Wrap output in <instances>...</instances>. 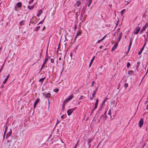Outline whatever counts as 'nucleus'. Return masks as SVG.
Segmentation results:
<instances>
[{"mask_svg":"<svg viewBox=\"0 0 148 148\" xmlns=\"http://www.w3.org/2000/svg\"><path fill=\"white\" fill-rule=\"evenodd\" d=\"M43 95L44 96H45V98H48L47 99V100L48 101L49 105L50 103H49V98L51 97V95L50 93H46L45 92H44L43 93Z\"/></svg>","mask_w":148,"mask_h":148,"instance_id":"1","label":"nucleus"},{"mask_svg":"<svg viewBox=\"0 0 148 148\" xmlns=\"http://www.w3.org/2000/svg\"><path fill=\"white\" fill-rule=\"evenodd\" d=\"M76 108H73L69 109L67 111V114L68 116H70L72 114V112Z\"/></svg>","mask_w":148,"mask_h":148,"instance_id":"2","label":"nucleus"},{"mask_svg":"<svg viewBox=\"0 0 148 148\" xmlns=\"http://www.w3.org/2000/svg\"><path fill=\"white\" fill-rule=\"evenodd\" d=\"M73 97V95H71L68 97L64 101V102H67L71 100Z\"/></svg>","mask_w":148,"mask_h":148,"instance_id":"3","label":"nucleus"},{"mask_svg":"<svg viewBox=\"0 0 148 148\" xmlns=\"http://www.w3.org/2000/svg\"><path fill=\"white\" fill-rule=\"evenodd\" d=\"M48 60V58H47V57L45 58V59L44 60V61L43 62V63L42 64L41 66V71L42 69L43 68V67L44 66L45 64L46 63V62H47V61Z\"/></svg>","mask_w":148,"mask_h":148,"instance_id":"4","label":"nucleus"},{"mask_svg":"<svg viewBox=\"0 0 148 148\" xmlns=\"http://www.w3.org/2000/svg\"><path fill=\"white\" fill-rule=\"evenodd\" d=\"M143 124V120L142 118L140 119L138 123V126L140 127H141Z\"/></svg>","mask_w":148,"mask_h":148,"instance_id":"5","label":"nucleus"},{"mask_svg":"<svg viewBox=\"0 0 148 148\" xmlns=\"http://www.w3.org/2000/svg\"><path fill=\"white\" fill-rule=\"evenodd\" d=\"M135 29V31H134V34H137L140 30V28L139 27H136Z\"/></svg>","mask_w":148,"mask_h":148,"instance_id":"6","label":"nucleus"},{"mask_svg":"<svg viewBox=\"0 0 148 148\" xmlns=\"http://www.w3.org/2000/svg\"><path fill=\"white\" fill-rule=\"evenodd\" d=\"M107 118V115H104L103 114L102 115L100 118V120H106Z\"/></svg>","mask_w":148,"mask_h":148,"instance_id":"7","label":"nucleus"},{"mask_svg":"<svg viewBox=\"0 0 148 148\" xmlns=\"http://www.w3.org/2000/svg\"><path fill=\"white\" fill-rule=\"evenodd\" d=\"M146 43L144 44V45L143 46V47L141 49L140 51L138 52V54L139 55L141 54L142 53V51L144 49L145 47V45H146Z\"/></svg>","mask_w":148,"mask_h":148,"instance_id":"8","label":"nucleus"},{"mask_svg":"<svg viewBox=\"0 0 148 148\" xmlns=\"http://www.w3.org/2000/svg\"><path fill=\"white\" fill-rule=\"evenodd\" d=\"M98 99H96V102L95 103V106L94 109L92 110V111H94L96 109L97 107V105L98 103Z\"/></svg>","mask_w":148,"mask_h":148,"instance_id":"9","label":"nucleus"},{"mask_svg":"<svg viewBox=\"0 0 148 148\" xmlns=\"http://www.w3.org/2000/svg\"><path fill=\"white\" fill-rule=\"evenodd\" d=\"M12 133V130L10 129V130L8 133H7L6 136V139H7L8 137H10Z\"/></svg>","mask_w":148,"mask_h":148,"instance_id":"10","label":"nucleus"},{"mask_svg":"<svg viewBox=\"0 0 148 148\" xmlns=\"http://www.w3.org/2000/svg\"><path fill=\"white\" fill-rule=\"evenodd\" d=\"M132 39H131L130 40V43H129V46H128V49L127 50V52L128 53L129 52V50L131 47V45H132Z\"/></svg>","mask_w":148,"mask_h":148,"instance_id":"11","label":"nucleus"},{"mask_svg":"<svg viewBox=\"0 0 148 148\" xmlns=\"http://www.w3.org/2000/svg\"><path fill=\"white\" fill-rule=\"evenodd\" d=\"M39 98H38L35 101L34 105V108L36 107V106L38 102L39 101Z\"/></svg>","mask_w":148,"mask_h":148,"instance_id":"12","label":"nucleus"},{"mask_svg":"<svg viewBox=\"0 0 148 148\" xmlns=\"http://www.w3.org/2000/svg\"><path fill=\"white\" fill-rule=\"evenodd\" d=\"M121 34L119 33V34H117V36H118V39L117 40V42L118 43L120 40L121 38Z\"/></svg>","mask_w":148,"mask_h":148,"instance_id":"13","label":"nucleus"},{"mask_svg":"<svg viewBox=\"0 0 148 148\" xmlns=\"http://www.w3.org/2000/svg\"><path fill=\"white\" fill-rule=\"evenodd\" d=\"M146 28V26H144L143 27V29L140 31V34H141L142 33H143V32H144Z\"/></svg>","mask_w":148,"mask_h":148,"instance_id":"14","label":"nucleus"},{"mask_svg":"<svg viewBox=\"0 0 148 148\" xmlns=\"http://www.w3.org/2000/svg\"><path fill=\"white\" fill-rule=\"evenodd\" d=\"M95 56H94L93 58H92V59H91V60L90 61V63L89 64V67H90L91 64H92L93 62V61L95 58Z\"/></svg>","mask_w":148,"mask_h":148,"instance_id":"15","label":"nucleus"},{"mask_svg":"<svg viewBox=\"0 0 148 148\" xmlns=\"http://www.w3.org/2000/svg\"><path fill=\"white\" fill-rule=\"evenodd\" d=\"M42 12L41 10H40L39 11L38 13L37 14L36 16L38 17H39L42 14Z\"/></svg>","mask_w":148,"mask_h":148,"instance_id":"16","label":"nucleus"},{"mask_svg":"<svg viewBox=\"0 0 148 148\" xmlns=\"http://www.w3.org/2000/svg\"><path fill=\"white\" fill-rule=\"evenodd\" d=\"M16 5L18 8H20L22 6V3L21 2H19L17 3Z\"/></svg>","mask_w":148,"mask_h":148,"instance_id":"17","label":"nucleus"},{"mask_svg":"<svg viewBox=\"0 0 148 148\" xmlns=\"http://www.w3.org/2000/svg\"><path fill=\"white\" fill-rule=\"evenodd\" d=\"M34 6H29V5H28L27 6L28 8V9H29L30 10H32V9L34 8Z\"/></svg>","mask_w":148,"mask_h":148,"instance_id":"18","label":"nucleus"},{"mask_svg":"<svg viewBox=\"0 0 148 148\" xmlns=\"http://www.w3.org/2000/svg\"><path fill=\"white\" fill-rule=\"evenodd\" d=\"M76 4L77 6L78 7L79 6V5L81 4V2L79 1H77Z\"/></svg>","mask_w":148,"mask_h":148,"instance_id":"19","label":"nucleus"},{"mask_svg":"<svg viewBox=\"0 0 148 148\" xmlns=\"http://www.w3.org/2000/svg\"><path fill=\"white\" fill-rule=\"evenodd\" d=\"M118 45V42L116 43L113 47L114 48V49H115L117 48Z\"/></svg>","mask_w":148,"mask_h":148,"instance_id":"20","label":"nucleus"},{"mask_svg":"<svg viewBox=\"0 0 148 148\" xmlns=\"http://www.w3.org/2000/svg\"><path fill=\"white\" fill-rule=\"evenodd\" d=\"M40 26H39L36 27L34 29L35 31H37L40 29Z\"/></svg>","mask_w":148,"mask_h":148,"instance_id":"21","label":"nucleus"},{"mask_svg":"<svg viewBox=\"0 0 148 148\" xmlns=\"http://www.w3.org/2000/svg\"><path fill=\"white\" fill-rule=\"evenodd\" d=\"M133 71H130L128 72V74L129 75H132L133 73Z\"/></svg>","mask_w":148,"mask_h":148,"instance_id":"22","label":"nucleus"},{"mask_svg":"<svg viewBox=\"0 0 148 148\" xmlns=\"http://www.w3.org/2000/svg\"><path fill=\"white\" fill-rule=\"evenodd\" d=\"M24 21H21V22H20L19 24L21 25H23L24 24Z\"/></svg>","mask_w":148,"mask_h":148,"instance_id":"23","label":"nucleus"},{"mask_svg":"<svg viewBox=\"0 0 148 148\" xmlns=\"http://www.w3.org/2000/svg\"><path fill=\"white\" fill-rule=\"evenodd\" d=\"M81 32H77V33L76 34V36L75 37V38H76L78 36L79 34H81Z\"/></svg>","mask_w":148,"mask_h":148,"instance_id":"24","label":"nucleus"},{"mask_svg":"<svg viewBox=\"0 0 148 148\" xmlns=\"http://www.w3.org/2000/svg\"><path fill=\"white\" fill-rule=\"evenodd\" d=\"M45 78H42L40 79L39 80V82H41L42 83H42H43V81H43V80H44L45 79Z\"/></svg>","mask_w":148,"mask_h":148,"instance_id":"25","label":"nucleus"},{"mask_svg":"<svg viewBox=\"0 0 148 148\" xmlns=\"http://www.w3.org/2000/svg\"><path fill=\"white\" fill-rule=\"evenodd\" d=\"M8 129V127L7 126H6L5 127V131H4L3 134H6V131H7V130Z\"/></svg>","mask_w":148,"mask_h":148,"instance_id":"26","label":"nucleus"},{"mask_svg":"<svg viewBox=\"0 0 148 148\" xmlns=\"http://www.w3.org/2000/svg\"><path fill=\"white\" fill-rule=\"evenodd\" d=\"M97 89H98V88H97L94 91H93V93L94 95H95L96 94V92L97 90Z\"/></svg>","mask_w":148,"mask_h":148,"instance_id":"27","label":"nucleus"},{"mask_svg":"<svg viewBox=\"0 0 148 148\" xmlns=\"http://www.w3.org/2000/svg\"><path fill=\"white\" fill-rule=\"evenodd\" d=\"M128 86V84L127 83H126L124 84V87L125 89H126Z\"/></svg>","mask_w":148,"mask_h":148,"instance_id":"28","label":"nucleus"},{"mask_svg":"<svg viewBox=\"0 0 148 148\" xmlns=\"http://www.w3.org/2000/svg\"><path fill=\"white\" fill-rule=\"evenodd\" d=\"M8 80V79H7V78H5V79L4 81L3 82V84H5L6 83V82Z\"/></svg>","mask_w":148,"mask_h":148,"instance_id":"29","label":"nucleus"},{"mask_svg":"<svg viewBox=\"0 0 148 148\" xmlns=\"http://www.w3.org/2000/svg\"><path fill=\"white\" fill-rule=\"evenodd\" d=\"M130 65V64L129 62H127V67L128 68Z\"/></svg>","mask_w":148,"mask_h":148,"instance_id":"30","label":"nucleus"},{"mask_svg":"<svg viewBox=\"0 0 148 148\" xmlns=\"http://www.w3.org/2000/svg\"><path fill=\"white\" fill-rule=\"evenodd\" d=\"M34 0H30L28 2L29 4L30 5L33 2Z\"/></svg>","mask_w":148,"mask_h":148,"instance_id":"31","label":"nucleus"},{"mask_svg":"<svg viewBox=\"0 0 148 148\" xmlns=\"http://www.w3.org/2000/svg\"><path fill=\"white\" fill-rule=\"evenodd\" d=\"M44 19L42 21H41L40 22H39V23H38V25H39L40 24H41V23H43V22L44 21Z\"/></svg>","mask_w":148,"mask_h":148,"instance_id":"32","label":"nucleus"},{"mask_svg":"<svg viewBox=\"0 0 148 148\" xmlns=\"http://www.w3.org/2000/svg\"><path fill=\"white\" fill-rule=\"evenodd\" d=\"M102 40L101 39L100 40H99L97 41V43L98 44L101 41H102Z\"/></svg>","mask_w":148,"mask_h":148,"instance_id":"33","label":"nucleus"},{"mask_svg":"<svg viewBox=\"0 0 148 148\" xmlns=\"http://www.w3.org/2000/svg\"><path fill=\"white\" fill-rule=\"evenodd\" d=\"M65 102H63V104H62V109H64V106L65 105V104H64Z\"/></svg>","mask_w":148,"mask_h":148,"instance_id":"34","label":"nucleus"},{"mask_svg":"<svg viewBox=\"0 0 148 148\" xmlns=\"http://www.w3.org/2000/svg\"><path fill=\"white\" fill-rule=\"evenodd\" d=\"M95 95H94L93 94H92V99H91V100H92L94 98V97H95Z\"/></svg>","mask_w":148,"mask_h":148,"instance_id":"35","label":"nucleus"},{"mask_svg":"<svg viewBox=\"0 0 148 148\" xmlns=\"http://www.w3.org/2000/svg\"><path fill=\"white\" fill-rule=\"evenodd\" d=\"M50 60H51V62L52 63H53L54 61V60L53 59H50Z\"/></svg>","mask_w":148,"mask_h":148,"instance_id":"36","label":"nucleus"},{"mask_svg":"<svg viewBox=\"0 0 148 148\" xmlns=\"http://www.w3.org/2000/svg\"><path fill=\"white\" fill-rule=\"evenodd\" d=\"M93 0H89L88 1V3L91 4Z\"/></svg>","mask_w":148,"mask_h":148,"instance_id":"37","label":"nucleus"},{"mask_svg":"<svg viewBox=\"0 0 148 148\" xmlns=\"http://www.w3.org/2000/svg\"><path fill=\"white\" fill-rule=\"evenodd\" d=\"M84 97V96H81L79 98V100H81V99H83V97Z\"/></svg>","mask_w":148,"mask_h":148,"instance_id":"38","label":"nucleus"},{"mask_svg":"<svg viewBox=\"0 0 148 148\" xmlns=\"http://www.w3.org/2000/svg\"><path fill=\"white\" fill-rule=\"evenodd\" d=\"M106 35H105L101 39L102 40V41L105 39L106 37Z\"/></svg>","mask_w":148,"mask_h":148,"instance_id":"39","label":"nucleus"},{"mask_svg":"<svg viewBox=\"0 0 148 148\" xmlns=\"http://www.w3.org/2000/svg\"><path fill=\"white\" fill-rule=\"evenodd\" d=\"M62 66L63 67L64 64V61H62Z\"/></svg>","mask_w":148,"mask_h":148,"instance_id":"40","label":"nucleus"},{"mask_svg":"<svg viewBox=\"0 0 148 148\" xmlns=\"http://www.w3.org/2000/svg\"><path fill=\"white\" fill-rule=\"evenodd\" d=\"M95 83V82L93 81L92 82V85H91V87H92L93 86V84Z\"/></svg>","mask_w":148,"mask_h":148,"instance_id":"41","label":"nucleus"},{"mask_svg":"<svg viewBox=\"0 0 148 148\" xmlns=\"http://www.w3.org/2000/svg\"><path fill=\"white\" fill-rule=\"evenodd\" d=\"M110 111H111V110L110 109L108 111V115H110L111 113H110Z\"/></svg>","mask_w":148,"mask_h":148,"instance_id":"42","label":"nucleus"},{"mask_svg":"<svg viewBox=\"0 0 148 148\" xmlns=\"http://www.w3.org/2000/svg\"><path fill=\"white\" fill-rule=\"evenodd\" d=\"M14 9H15V10L16 11H17V7L16 6H14Z\"/></svg>","mask_w":148,"mask_h":148,"instance_id":"43","label":"nucleus"},{"mask_svg":"<svg viewBox=\"0 0 148 148\" xmlns=\"http://www.w3.org/2000/svg\"><path fill=\"white\" fill-rule=\"evenodd\" d=\"M10 75H8L7 77H6L5 78H7V79H8V78H9V76H10Z\"/></svg>","mask_w":148,"mask_h":148,"instance_id":"44","label":"nucleus"},{"mask_svg":"<svg viewBox=\"0 0 148 148\" xmlns=\"http://www.w3.org/2000/svg\"><path fill=\"white\" fill-rule=\"evenodd\" d=\"M60 122H59V121H58V120H57V122H56V125H57Z\"/></svg>","mask_w":148,"mask_h":148,"instance_id":"45","label":"nucleus"},{"mask_svg":"<svg viewBox=\"0 0 148 148\" xmlns=\"http://www.w3.org/2000/svg\"><path fill=\"white\" fill-rule=\"evenodd\" d=\"M115 49H114V48L113 47L111 49V51H113L115 50Z\"/></svg>","mask_w":148,"mask_h":148,"instance_id":"46","label":"nucleus"},{"mask_svg":"<svg viewBox=\"0 0 148 148\" xmlns=\"http://www.w3.org/2000/svg\"><path fill=\"white\" fill-rule=\"evenodd\" d=\"M106 113H107V111H106L104 113V114H103V115H106Z\"/></svg>","mask_w":148,"mask_h":148,"instance_id":"47","label":"nucleus"},{"mask_svg":"<svg viewBox=\"0 0 148 148\" xmlns=\"http://www.w3.org/2000/svg\"><path fill=\"white\" fill-rule=\"evenodd\" d=\"M59 89H57L56 90V91H55V92H57L58 91Z\"/></svg>","mask_w":148,"mask_h":148,"instance_id":"48","label":"nucleus"},{"mask_svg":"<svg viewBox=\"0 0 148 148\" xmlns=\"http://www.w3.org/2000/svg\"><path fill=\"white\" fill-rule=\"evenodd\" d=\"M5 134H3V140L5 138Z\"/></svg>","mask_w":148,"mask_h":148,"instance_id":"49","label":"nucleus"},{"mask_svg":"<svg viewBox=\"0 0 148 148\" xmlns=\"http://www.w3.org/2000/svg\"><path fill=\"white\" fill-rule=\"evenodd\" d=\"M45 26H44L43 28L42 29V31H43L45 29Z\"/></svg>","mask_w":148,"mask_h":148,"instance_id":"50","label":"nucleus"},{"mask_svg":"<svg viewBox=\"0 0 148 148\" xmlns=\"http://www.w3.org/2000/svg\"><path fill=\"white\" fill-rule=\"evenodd\" d=\"M91 4L89 3H88V7H89L90 5Z\"/></svg>","mask_w":148,"mask_h":148,"instance_id":"51","label":"nucleus"},{"mask_svg":"<svg viewBox=\"0 0 148 148\" xmlns=\"http://www.w3.org/2000/svg\"><path fill=\"white\" fill-rule=\"evenodd\" d=\"M147 103H148L147 101H146L145 102V104H147Z\"/></svg>","mask_w":148,"mask_h":148,"instance_id":"52","label":"nucleus"},{"mask_svg":"<svg viewBox=\"0 0 148 148\" xmlns=\"http://www.w3.org/2000/svg\"><path fill=\"white\" fill-rule=\"evenodd\" d=\"M146 109L148 110V104L147 105V107L146 108Z\"/></svg>","mask_w":148,"mask_h":148,"instance_id":"53","label":"nucleus"},{"mask_svg":"<svg viewBox=\"0 0 148 148\" xmlns=\"http://www.w3.org/2000/svg\"><path fill=\"white\" fill-rule=\"evenodd\" d=\"M102 46H100L99 47V49H101V48H102Z\"/></svg>","mask_w":148,"mask_h":148,"instance_id":"54","label":"nucleus"},{"mask_svg":"<svg viewBox=\"0 0 148 148\" xmlns=\"http://www.w3.org/2000/svg\"><path fill=\"white\" fill-rule=\"evenodd\" d=\"M121 15H123V10H122L121 11Z\"/></svg>","mask_w":148,"mask_h":148,"instance_id":"55","label":"nucleus"},{"mask_svg":"<svg viewBox=\"0 0 148 148\" xmlns=\"http://www.w3.org/2000/svg\"><path fill=\"white\" fill-rule=\"evenodd\" d=\"M46 56H48V53L47 52V51L46 53Z\"/></svg>","mask_w":148,"mask_h":148,"instance_id":"56","label":"nucleus"},{"mask_svg":"<svg viewBox=\"0 0 148 148\" xmlns=\"http://www.w3.org/2000/svg\"><path fill=\"white\" fill-rule=\"evenodd\" d=\"M145 26L146 27H147V23H146V24H145V25L144 26Z\"/></svg>","mask_w":148,"mask_h":148,"instance_id":"57","label":"nucleus"},{"mask_svg":"<svg viewBox=\"0 0 148 148\" xmlns=\"http://www.w3.org/2000/svg\"><path fill=\"white\" fill-rule=\"evenodd\" d=\"M3 65H4V64H3V65H2V66H1V69H2L3 67Z\"/></svg>","mask_w":148,"mask_h":148,"instance_id":"58","label":"nucleus"},{"mask_svg":"<svg viewBox=\"0 0 148 148\" xmlns=\"http://www.w3.org/2000/svg\"><path fill=\"white\" fill-rule=\"evenodd\" d=\"M105 100H104L103 102V103H102V106L103 105V104L105 103Z\"/></svg>","mask_w":148,"mask_h":148,"instance_id":"59","label":"nucleus"},{"mask_svg":"<svg viewBox=\"0 0 148 148\" xmlns=\"http://www.w3.org/2000/svg\"><path fill=\"white\" fill-rule=\"evenodd\" d=\"M127 5L130 3V2H128V1H127Z\"/></svg>","mask_w":148,"mask_h":148,"instance_id":"60","label":"nucleus"},{"mask_svg":"<svg viewBox=\"0 0 148 148\" xmlns=\"http://www.w3.org/2000/svg\"><path fill=\"white\" fill-rule=\"evenodd\" d=\"M144 15H145V14H144L143 16V18L144 17H145V16H144Z\"/></svg>","mask_w":148,"mask_h":148,"instance_id":"61","label":"nucleus"},{"mask_svg":"<svg viewBox=\"0 0 148 148\" xmlns=\"http://www.w3.org/2000/svg\"><path fill=\"white\" fill-rule=\"evenodd\" d=\"M2 69H0V72L1 71H2Z\"/></svg>","mask_w":148,"mask_h":148,"instance_id":"62","label":"nucleus"},{"mask_svg":"<svg viewBox=\"0 0 148 148\" xmlns=\"http://www.w3.org/2000/svg\"><path fill=\"white\" fill-rule=\"evenodd\" d=\"M10 141V140H8V142H9Z\"/></svg>","mask_w":148,"mask_h":148,"instance_id":"63","label":"nucleus"},{"mask_svg":"<svg viewBox=\"0 0 148 148\" xmlns=\"http://www.w3.org/2000/svg\"><path fill=\"white\" fill-rule=\"evenodd\" d=\"M63 117V115H62V116H61V118H62V117Z\"/></svg>","mask_w":148,"mask_h":148,"instance_id":"64","label":"nucleus"}]
</instances>
